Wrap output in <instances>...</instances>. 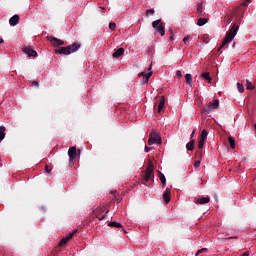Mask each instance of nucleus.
<instances>
[{
  "mask_svg": "<svg viewBox=\"0 0 256 256\" xmlns=\"http://www.w3.org/2000/svg\"><path fill=\"white\" fill-rule=\"evenodd\" d=\"M32 85H35V87H39V82L34 81V82L32 83Z\"/></svg>",
  "mask_w": 256,
  "mask_h": 256,
  "instance_id": "4c0bfd02",
  "label": "nucleus"
},
{
  "mask_svg": "<svg viewBox=\"0 0 256 256\" xmlns=\"http://www.w3.org/2000/svg\"><path fill=\"white\" fill-rule=\"evenodd\" d=\"M176 77H178V79H181V77H183V74L181 73L180 70H177Z\"/></svg>",
  "mask_w": 256,
  "mask_h": 256,
  "instance_id": "72a5a7b5",
  "label": "nucleus"
},
{
  "mask_svg": "<svg viewBox=\"0 0 256 256\" xmlns=\"http://www.w3.org/2000/svg\"><path fill=\"white\" fill-rule=\"evenodd\" d=\"M153 148L145 146V153H149Z\"/></svg>",
  "mask_w": 256,
  "mask_h": 256,
  "instance_id": "c9c22d12",
  "label": "nucleus"
},
{
  "mask_svg": "<svg viewBox=\"0 0 256 256\" xmlns=\"http://www.w3.org/2000/svg\"><path fill=\"white\" fill-rule=\"evenodd\" d=\"M17 23H19V15H14L9 19V24L11 25V27H15Z\"/></svg>",
  "mask_w": 256,
  "mask_h": 256,
  "instance_id": "4468645a",
  "label": "nucleus"
},
{
  "mask_svg": "<svg viewBox=\"0 0 256 256\" xmlns=\"http://www.w3.org/2000/svg\"><path fill=\"white\" fill-rule=\"evenodd\" d=\"M201 253H207V248H202L196 252V256L201 255Z\"/></svg>",
  "mask_w": 256,
  "mask_h": 256,
  "instance_id": "c85d7f7f",
  "label": "nucleus"
},
{
  "mask_svg": "<svg viewBox=\"0 0 256 256\" xmlns=\"http://www.w3.org/2000/svg\"><path fill=\"white\" fill-rule=\"evenodd\" d=\"M206 23H207V18H200V19L198 20V22H197V25H198L199 27H203V25H206Z\"/></svg>",
  "mask_w": 256,
  "mask_h": 256,
  "instance_id": "b1692460",
  "label": "nucleus"
},
{
  "mask_svg": "<svg viewBox=\"0 0 256 256\" xmlns=\"http://www.w3.org/2000/svg\"><path fill=\"white\" fill-rule=\"evenodd\" d=\"M228 142H229L231 149H235V138H233L232 136H229Z\"/></svg>",
  "mask_w": 256,
  "mask_h": 256,
  "instance_id": "5701e85b",
  "label": "nucleus"
},
{
  "mask_svg": "<svg viewBox=\"0 0 256 256\" xmlns=\"http://www.w3.org/2000/svg\"><path fill=\"white\" fill-rule=\"evenodd\" d=\"M158 177L162 183V187H165L166 183H167V179L165 178V174L162 173L161 171H158Z\"/></svg>",
  "mask_w": 256,
  "mask_h": 256,
  "instance_id": "dca6fc26",
  "label": "nucleus"
},
{
  "mask_svg": "<svg viewBox=\"0 0 256 256\" xmlns=\"http://www.w3.org/2000/svg\"><path fill=\"white\" fill-rule=\"evenodd\" d=\"M68 241H69V238H68V237H65V238H63V239L60 241V245H67Z\"/></svg>",
  "mask_w": 256,
  "mask_h": 256,
  "instance_id": "cd10ccee",
  "label": "nucleus"
},
{
  "mask_svg": "<svg viewBox=\"0 0 256 256\" xmlns=\"http://www.w3.org/2000/svg\"><path fill=\"white\" fill-rule=\"evenodd\" d=\"M123 53H125V49L119 48L112 54V57H114V59H119V57H121Z\"/></svg>",
  "mask_w": 256,
  "mask_h": 256,
  "instance_id": "ddd939ff",
  "label": "nucleus"
},
{
  "mask_svg": "<svg viewBox=\"0 0 256 256\" xmlns=\"http://www.w3.org/2000/svg\"><path fill=\"white\" fill-rule=\"evenodd\" d=\"M211 199L209 197H202V198H196L194 203H198L199 205H206V203H209Z\"/></svg>",
  "mask_w": 256,
  "mask_h": 256,
  "instance_id": "f8f14e48",
  "label": "nucleus"
},
{
  "mask_svg": "<svg viewBox=\"0 0 256 256\" xmlns=\"http://www.w3.org/2000/svg\"><path fill=\"white\" fill-rule=\"evenodd\" d=\"M146 15H155V9L146 10Z\"/></svg>",
  "mask_w": 256,
  "mask_h": 256,
  "instance_id": "c756f323",
  "label": "nucleus"
},
{
  "mask_svg": "<svg viewBox=\"0 0 256 256\" xmlns=\"http://www.w3.org/2000/svg\"><path fill=\"white\" fill-rule=\"evenodd\" d=\"M151 177H153V164L150 163L146 169L144 181H146V183H149V181L151 180Z\"/></svg>",
  "mask_w": 256,
  "mask_h": 256,
  "instance_id": "423d86ee",
  "label": "nucleus"
},
{
  "mask_svg": "<svg viewBox=\"0 0 256 256\" xmlns=\"http://www.w3.org/2000/svg\"><path fill=\"white\" fill-rule=\"evenodd\" d=\"M163 199L165 203L171 201V188H166V191L163 194Z\"/></svg>",
  "mask_w": 256,
  "mask_h": 256,
  "instance_id": "9b49d317",
  "label": "nucleus"
},
{
  "mask_svg": "<svg viewBox=\"0 0 256 256\" xmlns=\"http://www.w3.org/2000/svg\"><path fill=\"white\" fill-rule=\"evenodd\" d=\"M201 77H202V79H205L206 81H208V83H211V76H210L209 72L201 74Z\"/></svg>",
  "mask_w": 256,
  "mask_h": 256,
  "instance_id": "4be33fe9",
  "label": "nucleus"
},
{
  "mask_svg": "<svg viewBox=\"0 0 256 256\" xmlns=\"http://www.w3.org/2000/svg\"><path fill=\"white\" fill-rule=\"evenodd\" d=\"M76 233H77V230H74L72 233H70V234L67 236L68 240H69V239H73V235H75Z\"/></svg>",
  "mask_w": 256,
  "mask_h": 256,
  "instance_id": "473e14b6",
  "label": "nucleus"
},
{
  "mask_svg": "<svg viewBox=\"0 0 256 256\" xmlns=\"http://www.w3.org/2000/svg\"><path fill=\"white\" fill-rule=\"evenodd\" d=\"M209 135V133L207 132V130L203 129L201 134H200V140L201 141H207V136Z\"/></svg>",
  "mask_w": 256,
  "mask_h": 256,
  "instance_id": "6ab92c4d",
  "label": "nucleus"
},
{
  "mask_svg": "<svg viewBox=\"0 0 256 256\" xmlns=\"http://www.w3.org/2000/svg\"><path fill=\"white\" fill-rule=\"evenodd\" d=\"M217 107H219V100L215 99L207 104L205 111L211 113V111H213V109H217Z\"/></svg>",
  "mask_w": 256,
  "mask_h": 256,
  "instance_id": "0eeeda50",
  "label": "nucleus"
},
{
  "mask_svg": "<svg viewBox=\"0 0 256 256\" xmlns=\"http://www.w3.org/2000/svg\"><path fill=\"white\" fill-rule=\"evenodd\" d=\"M197 11H198L199 15H203V4H200V5L197 7Z\"/></svg>",
  "mask_w": 256,
  "mask_h": 256,
  "instance_id": "bb28decb",
  "label": "nucleus"
},
{
  "mask_svg": "<svg viewBox=\"0 0 256 256\" xmlns=\"http://www.w3.org/2000/svg\"><path fill=\"white\" fill-rule=\"evenodd\" d=\"M1 43H3V39L2 38H0V45H1Z\"/></svg>",
  "mask_w": 256,
  "mask_h": 256,
  "instance_id": "79ce46f5",
  "label": "nucleus"
},
{
  "mask_svg": "<svg viewBox=\"0 0 256 256\" xmlns=\"http://www.w3.org/2000/svg\"><path fill=\"white\" fill-rule=\"evenodd\" d=\"M201 166V161L200 160H197L195 163H194V167H200Z\"/></svg>",
  "mask_w": 256,
  "mask_h": 256,
  "instance_id": "f704fd0d",
  "label": "nucleus"
},
{
  "mask_svg": "<svg viewBox=\"0 0 256 256\" xmlns=\"http://www.w3.org/2000/svg\"><path fill=\"white\" fill-rule=\"evenodd\" d=\"M161 145V136L157 132L150 133L148 145Z\"/></svg>",
  "mask_w": 256,
  "mask_h": 256,
  "instance_id": "20e7f679",
  "label": "nucleus"
},
{
  "mask_svg": "<svg viewBox=\"0 0 256 256\" xmlns=\"http://www.w3.org/2000/svg\"><path fill=\"white\" fill-rule=\"evenodd\" d=\"M47 39H48V41H50V43H52V45L54 47H59L61 45H65V42L63 40H59L55 37L48 36Z\"/></svg>",
  "mask_w": 256,
  "mask_h": 256,
  "instance_id": "6e6552de",
  "label": "nucleus"
},
{
  "mask_svg": "<svg viewBox=\"0 0 256 256\" xmlns=\"http://www.w3.org/2000/svg\"><path fill=\"white\" fill-rule=\"evenodd\" d=\"M152 67L150 65V67L148 68V73L145 72H141L138 74V77H143V79L141 80V83L143 85H145V83H149V78L151 77V75H153V70H151Z\"/></svg>",
  "mask_w": 256,
  "mask_h": 256,
  "instance_id": "39448f33",
  "label": "nucleus"
},
{
  "mask_svg": "<svg viewBox=\"0 0 256 256\" xmlns=\"http://www.w3.org/2000/svg\"><path fill=\"white\" fill-rule=\"evenodd\" d=\"M246 89H248V90L255 89V87L253 86V84L249 80L246 81Z\"/></svg>",
  "mask_w": 256,
  "mask_h": 256,
  "instance_id": "393cba45",
  "label": "nucleus"
},
{
  "mask_svg": "<svg viewBox=\"0 0 256 256\" xmlns=\"http://www.w3.org/2000/svg\"><path fill=\"white\" fill-rule=\"evenodd\" d=\"M117 27V24H115V23H110L109 24V29L111 30V31H115V28Z\"/></svg>",
  "mask_w": 256,
  "mask_h": 256,
  "instance_id": "7c9ffc66",
  "label": "nucleus"
},
{
  "mask_svg": "<svg viewBox=\"0 0 256 256\" xmlns=\"http://www.w3.org/2000/svg\"><path fill=\"white\" fill-rule=\"evenodd\" d=\"M248 3H251V0H246Z\"/></svg>",
  "mask_w": 256,
  "mask_h": 256,
  "instance_id": "37998d69",
  "label": "nucleus"
},
{
  "mask_svg": "<svg viewBox=\"0 0 256 256\" xmlns=\"http://www.w3.org/2000/svg\"><path fill=\"white\" fill-rule=\"evenodd\" d=\"M233 48H235V43L232 45Z\"/></svg>",
  "mask_w": 256,
  "mask_h": 256,
  "instance_id": "c03bdc74",
  "label": "nucleus"
},
{
  "mask_svg": "<svg viewBox=\"0 0 256 256\" xmlns=\"http://www.w3.org/2000/svg\"><path fill=\"white\" fill-rule=\"evenodd\" d=\"M152 27L161 35V37L165 36V27L163 26V22L161 21V19L153 21Z\"/></svg>",
  "mask_w": 256,
  "mask_h": 256,
  "instance_id": "7ed1b4c3",
  "label": "nucleus"
},
{
  "mask_svg": "<svg viewBox=\"0 0 256 256\" xmlns=\"http://www.w3.org/2000/svg\"><path fill=\"white\" fill-rule=\"evenodd\" d=\"M187 41H189V36H185V37L183 38V42H184V43H187Z\"/></svg>",
  "mask_w": 256,
  "mask_h": 256,
  "instance_id": "e433bc0d",
  "label": "nucleus"
},
{
  "mask_svg": "<svg viewBox=\"0 0 256 256\" xmlns=\"http://www.w3.org/2000/svg\"><path fill=\"white\" fill-rule=\"evenodd\" d=\"M227 239H237V237L224 238V239H222V241H227Z\"/></svg>",
  "mask_w": 256,
  "mask_h": 256,
  "instance_id": "ea45409f",
  "label": "nucleus"
},
{
  "mask_svg": "<svg viewBox=\"0 0 256 256\" xmlns=\"http://www.w3.org/2000/svg\"><path fill=\"white\" fill-rule=\"evenodd\" d=\"M185 80H186L187 85H189V87H193V75L186 74Z\"/></svg>",
  "mask_w": 256,
  "mask_h": 256,
  "instance_id": "f3484780",
  "label": "nucleus"
},
{
  "mask_svg": "<svg viewBox=\"0 0 256 256\" xmlns=\"http://www.w3.org/2000/svg\"><path fill=\"white\" fill-rule=\"evenodd\" d=\"M79 49H81V44L75 42L70 46L59 48L56 53H59V55H71V53H77Z\"/></svg>",
  "mask_w": 256,
  "mask_h": 256,
  "instance_id": "f257e3e1",
  "label": "nucleus"
},
{
  "mask_svg": "<svg viewBox=\"0 0 256 256\" xmlns=\"http://www.w3.org/2000/svg\"><path fill=\"white\" fill-rule=\"evenodd\" d=\"M191 137H195V130L191 133Z\"/></svg>",
  "mask_w": 256,
  "mask_h": 256,
  "instance_id": "a19ab883",
  "label": "nucleus"
},
{
  "mask_svg": "<svg viewBox=\"0 0 256 256\" xmlns=\"http://www.w3.org/2000/svg\"><path fill=\"white\" fill-rule=\"evenodd\" d=\"M237 31H239V26H236L234 24L232 28L227 32L226 37L224 38L222 45L220 46V49H223L225 45L231 43V41L235 39V36L237 35Z\"/></svg>",
  "mask_w": 256,
  "mask_h": 256,
  "instance_id": "f03ea898",
  "label": "nucleus"
},
{
  "mask_svg": "<svg viewBox=\"0 0 256 256\" xmlns=\"http://www.w3.org/2000/svg\"><path fill=\"white\" fill-rule=\"evenodd\" d=\"M5 139V126H0V143Z\"/></svg>",
  "mask_w": 256,
  "mask_h": 256,
  "instance_id": "412c9836",
  "label": "nucleus"
},
{
  "mask_svg": "<svg viewBox=\"0 0 256 256\" xmlns=\"http://www.w3.org/2000/svg\"><path fill=\"white\" fill-rule=\"evenodd\" d=\"M68 155L71 161L77 157V148L76 147H71L68 150Z\"/></svg>",
  "mask_w": 256,
  "mask_h": 256,
  "instance_id": "9d476101",
  "label": "nucleus"
},
{
  "mask_svg": "<svg viewBox=\"0 0 256 256\" xmlns=\"http://www.w3.org/2000/svg\"><path fill=\"white\" fill-rule=\"evenodd\" d=\"M108 226L115 227L116 229H121V227H123V225H121V223H119V222H109Z\"/></svg>",
  "mask_w": 256,
  "mask_h": 256,
  "instance_id": "aec40b11",
  "label": "nucleus"
},
{
  "mask_svg": "<svg viewBox=\"0 0 256 256\" xmlns=\"http://www.w3.org/2000/svg\"><path fill=\"white\" fill-rule=\"evenodd\" d=\"M187 151H193L195 149V140H191L186 144Z\"/></svg>",
  "mask_w": 256,
  "mask_h": 256,
  "instance_id": "a211bd4d",
  "label": "nucleus"
},
{
  "mask_svg": "<svg viewBox=\"0 0 256 256\" xmlns=\"http://www.w3.org/2000/svg\"><path fill=\"white\" fill-rule=\"evenodd\" d=\"M238 91L239 93H243L245 91V87H243V84L237 83Z\"/></svg>",
  "mask_w": 256,
  "mask_h": 256,
  "instance_id": "a878e982",
  "label": "nucleus"
},
{
  "mask_svg": "<svg viewBox=\"0 0 256 256\" xmlns=\"http://www.w3.org/2000/svg\"><path fill=\"white\" fill-rule=\"evenodd\" d=\"M23 52L28 57H37V51H35V50H33V49L29 48V47L23 48Z\"/></svg>",
  "mask_w": 256,
  "mask_h": 256,
  "instance_id": "1a4fd4ad",
  "label": "nucleus"
},
{
  "mask_svg": "<svg viewBox=\"0 0 256 256\" xmlns=\"http://www.w3.org/2000/svg\"><path fill=\"white\" fill-rule=\"evenodd\" d=\"M45 171H46V173H50L51 172V170H49V166H45Z\"/></svg>",
  "mask_w": 256,
  "mask_h": 256,
  "instance_id": "58836bf2",
  "label": "nucleus"
},
{
  "mask_svg": "<svg viewBox=\"0 0 256 256\" xmlns=\"http://www.w3.org/2000/svg\"><path fill=\"white\" fill-rule=\"evenodd\" d=\"M204 145H205V141L199 140L198 149H203V146H204Z\"/></svg>",
  "mask_w": 256,
  "mask_h": 256,
  "instance_id": "2f4dec72",
  "label": "nucleus"
},
{
  "mask_svg": "<svg viewBox=\"0 0 256 256\" xmlns=\"http://www.w3.org/2000/svg\"><path fill=\"white\" fill-rule=\"evenodd\" d=\"M164 107H165V96H161L158 104V113H161Z\"/></svg>",
  "mask_w": 256,
  "mask_h": 256,
  "instance_id": "2eb2a0df",
  "label": "nucleus"
}]
</instances>
